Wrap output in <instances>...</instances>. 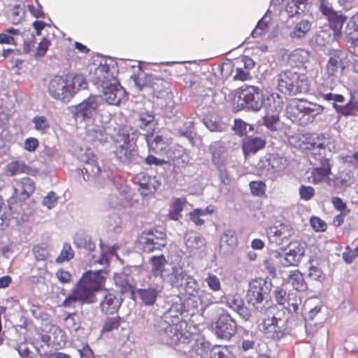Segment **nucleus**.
<instances>
[{"instance_id": "5", "label": "nucleus", "mask_w": 358, "mask_h": 358, "mask_svg": "<svg viewBox=\"0 0 358 358\" xmlns=\"http://www.w3.org/2000/svg\"><path fill=\"white\" fill-rule=\"evenodd\" d=\"M269 299L268 287L263 279L255 280L249 284L246 300L255 310L265 313L268 310L274 309L271 307Z\"/></svg>"}, {"instance_id": "48", "label": "nucleus", "mask_w": 358, "mask_h": 358, "mask_svg": "<svg viewBox=\"0 0 358 358\" xmlns=\"http://www.w3.org/2000/svg\"><path fill=\"white\" fill-rule=\"evenodd\" d=\"M329 139L326 138L324 134L318 135L316 138H313V139L312 145L313 150H320L324 152V150L326 147L329 145Z\"/></svg>"}, {"instance_id": "21", "label": "nucleus", "mask_w": 358, "mask_h": 358, "mask_svg": "<svg viewBox=\"0 0 358 358\" xmlns=\"http://www.w3.org/2000/svg\"><path fill=\"white\" fill-rule=\"evenodd\" d=\"M163 285L156 282L155 287H149L146 289H138V294L143 302L146 306H152L155 303L157 296L162 292Z\"/></svg>"}, {"instance_id": "57", "label": "nucleus", "mask_w": 358, "mask_h": 358, "mask_svg": "<svg viewBox=\"0 0 358 358\" xmlns=\"http://www.w3.org/2000/svg\"><path fill=\"white\" fill-rule=\"evenodd\" d=\"M208 287L217 292L221 289V283L220 279L214 274H208V277L205 279Z\"/></svg>"}, {"instance_id": "64", "label": "nucleus", "mask_w": 358, "mask_h": 358, "mask_svg": "<svg viewBox=\"0 0 358 358\" xmlns=\"http://www.w3.org/2000/svg\"><path fill=\"white\" fill-rule=\"evenodd\" d=\"M34 127L36 130L44 132L49 127L48 121L44 116H37L33 120Z\"/></svg>"}, {"instance_id": "1", "label": "nucleus", "mask_w": 358, "mask_h": 358, "mask_svg": "<svg viewBox=\"0 0 358 358\" xmlns=\"http://www.w3.org/2000/svg\"><path fill=\"white\" fill-rule=\"evenodd\" d=\"M103 273L102 270L85 273L63 301V306L71 308L75 307L76 303L83 304L95 302L96 292L99 290L104 278Z\"/></svg>"}, {"instance_id": "43", "label": "nucleus", "mask_w": 358, "mask_h": 358, "mask_svg": "<svg viewBox=\"0 0 358 358\" xmlns=\"http://www.w3.org/2000/svg\"><path fill=\"white\" fill-rule=\"evenodd\" d=\"M185 280L184 290L185 293L193 296L198 295L201 290L197 281L189 275H187Z\"/></svg>"}, {"instance_id": "8", "label": "nucleus", "mask_w": 358, "mask_h": 358, "mask_svg": "<svg viewBox=\"0 0 358 358\" xmlns=\"http://www.w3.org/2000/svg\"><path fill=\"white\" fill-rule=\"evenodd\" d=\"M273 310L271 309L266 312L267 317L262 320L260 330L267 338L278 340L285 334L286 321L274 316Z\"/></svg>"}, {"instance_id": "36", "label": "nucleus", "mask_w": 358, "mask_h": 358, "mask_svg": "<svg viewBox=\"0 0 358 358\" xmlns=\"http://www.w3.org/2000/svg\"><path fill=\"white\" fill-rule=\"evenodd\" d=\"M138 185L140 188L145 191L143 194H148L153 193L159 186V183L155 177L143 175L139 178Z\"/></svg>"}, {"instance_id": "9", "label": "nucleus", "mask_w": 358, "mask_h": 358, "mask_svg": "<svg viewBox=\"0 0 358 358\" xmlns=\"http://www.w3.org/2000/svg\"><path fill=\"white\" fill-rule=\"evenodd\" d=\"M306 248V243L304 242H290L288 250L283 255L277 251L273 252V255L279 259L280 264L283 266H296L304 256Z\"/></svg>"}, {"instance_id": "7", "label": "nucleus", "mask_w": 358, "mask_h": 358, "mask_svg": "<svg viewBox=\"0 0 358 358\" xmlns=\"http://www.w3.org/2000/svg\"><path fill=\"white\" fill-rule=\"evenodd\" d=\"M156 328L157 338L166 345L185 344L189 343L191 341V338L180 331L178 325L166 322H159Z\"/></svg>"}, {"instance_id": "18", "label": "nucleus", "mask_w": 358, "mask_h": 358, "mask_svg": "<svg viewBox=\"0 0 358 358\" xmlns=\"http://www.w3.org/2000/svg\"><path fill=\"white\" fill-rule=\"evenodd\" d=\"M187 275L185 271L180 266H171L169 268L166 274L159 282L163 285L164 282L170 284L172 287H180L182 285V282L187 278Z\"/></svg>"}, {"instance_id": "51", "label": "nucleus", "mask_w": 358, "mask_h": 358, "mask_svg": "<svg viewBox=\"0 0 358 358\" xmlns=\"http://www.w3.org/2000/svg\"><path fill=\"white\" fill-rule=\"evenodd\" d=\"M155 116L151 113H143L139 117V127L141 129H145L147 127L152 128L154 125Z\"/></svg>"}, {"instance_id": "24", "label": "nucleus", "mask_w": 358, "mask_h": 358, "mask_svg": "<svg viewBox=\"0 0 358 358\" xmlns=\"http://www.w3.org/2000/svg\"><path fill=\"white\" fill-rule=\"evenodd\" d=\"M115 154L121 162L126 164L132 160L136 155V151L131 143L124 141L117 146Z\"/></svg>"}, {"instance_id": "49", "label": "nucleus", "mask_w": 358, "mask_h": 358, "mask_svg": "<svg viewBox=\"0 0 358 358\" xmlns=\"http://www.w3.org/2000/svg\"><path fill=\"white\" fill-rule=\"evenodd\" d=\"M227 306L235 311L240 306H242L243 301L238 294H229L225 296Z\"/></svg>"}, {"instance_id": "4", "label": "nucleus", "mask_w": 358, "mask_h": 358, "mask_svg": "<svg viewBox=\"0 0 358 358\" xmlns=\"http://www.w3.org/2000/svg\"><path fill=\"white\" fill-rule=\"evenodd\" d=\"M322 111L323 106L303 99H291L286 107V112L292 120L299 121L301 124L312 122Z\"/></svg>"}, {"instance_id": "50", "label": "nucleus", "mask_w": 358, "mask_h": 358, "mask_svg": "<svg viewBox=\"0 0 358 358\" xmlns=\"http://www.w3.org/2000/svg\"><path fill=\"white\" fill-rule=\"evenodd\" d=\"M73 257V252L71 245L68 243H64L63 245L62 250L59 255L56 258L57 263H62L66 261H69Z\"/></svg>"}, {"instance_id": "12", "label": "nucleus", "mask_w": 358, "mask_h": 358, "mask_svg": "<svg viewBox=\"0 0 358 358\" xmlns=\"http://www.w3.org/2000/svg\"><path fill=\"white\" fill-rule=\"evenodd\" d=\"M293 234L292 227L285 224L272 226L266 229V236L271 245H281L287 243Z\"/></svg>"}, {"instance_id": "10", "label": "nucleus", "mask_w": 358, "mask_h": 358, "mask_svg": "<svg viewBox=\"0 0 358 358\" xmlns=\"http://www.w3.org/2000/svg\"><path fill=\"white\" fill-rule=\"evenodd\" d=\"M239 99L241 105L252 110H259L265 103V94L255 86L248 85L241 90Z\"/></svg>"}, {"instance_id": "42", "label": "nucleus", "mask_w": 358, "mask_h": 358, "mask_svg": "<svg viewBox=\"0 0 358 358\" xmlns=\"http://www.w3.org/2000/svg\"><path fill=\"white\" fill-rule=\"evenodd\" d=\"M148 238L153 239L155 245L162 248H164L166 245V235L163 231L157 229L149 230L148 232L143 234Z\"/></svg>"}, {"instance_id": "20", "label": "nucleus", "mask_w": 358, "mask_h": 358, "mask_svg": "<svg viewBox=\"0 0 358 358\" xmlns=\"http://www.w3.org/2000/svg\"><path fill=\"white\" fill-rule=\"evenodd\" d=\"M35 190V184L33 180L25 177L17 180L15 185V195L21 201L27 200Z\"/></svg>"}, {"instance_id": "63", "label": "nucleus", "mask_w": 358, "mask_h": 358, "mask_svg": "<svg viewBox=\"0 0 358 358\" xmlns=\"http://www.w3.org/2000/svg\"><path fill=\"white\" fill-rule=\"evenodd\" d=\"M231 357L228 349L215 348L210 352V358H231Z\"/></svg>"}, {"instance_id": "28", "label": "nucleus", "mask_w": 358, "mask_h": 358, "mask_svg": "<svg viewBox=\"0 0 358 358\" xmlns=\"http://www.w3.org/2000/svg\"><path fill=\"white\" fill-rule=\"evenodd\" d=\"M296 80L294 83H292L289 90V96L306 93L308 91V80L305 75L297 73V79Z\"/></svg>"}, {"instance_id": "38", "label": "nucleus", "mask_w": 358, "mask_h": 358, "mask_svg": "<svg viewBox=\"0 0 358 358\" xmlns=\"http://www.w3.org/2000/svg\"><path fill=\"white\" fill-rule=\"evenodd\" d=\"M19 38H21L20 31L14 28H9L5 33L0 34V43L15 45Z\"/></svg>"}, {"instance_id": "29", "label": "nucleus", "mask_w": 358, "mask_h": 358, "mask_svg": "<svg viewBox=\"0 0 358 358\" xmlns=\"http://www.w3.org/2000/svg\"><path fill=\"white\" fill-rule=\"evenodd\" d=\"M287 280V282L297 291L303 292L308 288L302 273L298 270L291 271L288 275Z\"/></svg>"}, {"instance_id": "31", "label": "nucleus", "mask_w": 358, "mask_h": 358, "mask_svg": "<svg viewBox=\"0 0 358 358\" xmlns=\"http://www.w3.org/2000/svg\"><path fill=\"white\" fill-rule=\"evenodd\" d=\"M264 106L274 112H279L283 108V99L276 93L265 94Z\"/></svg>"}, {"instance_id": "16", "label": "nucleus", "mask_w": 358, "mask_h": 358, "mask_svg": "<svg viewBox=\"0 0 358 358\" xmlns=\"http://www.w3.org/2000/svg\"><path fill=\"white\" fill-rule=\"evenodd\" d=\"M148 264L150 266V273L157 280V282H161L169 268L171 266L163 255H153L149 260Z\"/></svg>"}, {"instance_id": "19", "label": "nucleus", "mask_w": 358, "mask_h": 358, "mask_svg": "<svg viewBox=\"0 0 358 358\" xmlns=\"http://www.w3.org/2000/svg\"><path fill=\"white\" fill-rule=\"evenodd\" d=\"M101 294L102 299L99 304L101 311L106 315L117 312L121 305V299L114 294L106 291L101 292Z\"/></svg>"}, {"instance_id": "2", "label": "nucleus", "mask_w": 358, "mask_h": 358, "mask_svg": "<svg viewBox=\"0 0 358 358\" xmlns=\"http://www.w3.org/2000/svg\"><path fill=\"white\" fill-rule=\"evenodd\" d=\"M87 83L82 75L55 76L48 85L50 95L57 100L69 101L80 90L87 88Z\"/></svg>"}, {"instance_id": "59", "label": "nucleus", "mask_w": 358, "mask_h": 358, "mask_svg": "<svg viewBox=\"0 0 358 358\" xmlns=\"http://www.w3.org/2000/svg\"><path fill=\"white\" fill-rule=\"evenodd\" d=\"M320 1V10L326 18L332 16V14L336 13L329 2V0H319Z\"/></svg>"}, {"instance_id": "54", "label": "nucleus", "mask_w": 358, "mask_h": 358, "mask_svg": "<svg viewBox=\"0 0 358 358\" xmlns=\"http://www.w3.org/2000/svg\"><path fill=\"white\" fill-rule=\"evenodd\" d=\"M251 192L255 196H262L265 193L266 185L262 181H252L250 183Z\"/></svg>"}, {"instance_id": "56", "label": "nucleus", "mask_w": 358, "mask_h": 358, "mask_svg": "<svg viewBox=\"0 0 358 358\" xmlns=\"http://www.w3.org/2000/svg\"><path fill=\"white\" fill-rule=\"evenodd\" d=\"M301 199L308 201L315 195V189L311 186L301 185L299 189Z\"/></svg>"}, {"instance_id": "25", "label": "nucleus", "mask_w": 358, "mask_h": 358, "mask_svg": "<svg viewBox=\"0 0 358 358\" xmlns=\"http://www.w3.org/2000/svg\"><path fill=\"white\" fill-rule=\"evenodd\" d=\"M237 244L236 233L233 230L225 231L220 237V248L224 253L231 252Z\"/></svg>"}, {"instance_id": "32", "label": "nucleus", "mask_w": 358, "mask_h": 358, "mask_svg": "<svg viewBox=\"0 0 358 358\" xmlns=\"http://www.w3.org/2000/svg\"><path fill=\"white\" fill-rule=\"evenodd\" d=\"M185 242L187 248L192 251L199 249L205 245L204 239L194 231H189L185 235Z\"/></svg>"}, {"instance_id": "45", "label": "nucleus", "mask_w": 358, "mask_h": 358, "mask_svg": "<svg viewBox=\"0 0 358 358\" xmlns=\"http://www.w3.org/2000/svg\"><path fill=\"white\" fill-rule=\"evenodd\" d=\"M185 200L176 199L173 201L171 210L169 212V217L171 220H178L181 217V212L183 209Z\"/></svg>"}, {"instance_id": "60", "label": "nucleus", "mask_w": 358, "mask_h": 358, "mask_svg": "<svg viewBox=\"0 0 358 358\" xmlns=\"http://www.w3.org/2000/svg\"><path fill=\"white\" fill-rule=\"evenodd\" d=\"M357 256L358 246H356L355 248H351L350 246H347L345 251L343 253V258L348 264L352 263Z\"/></svg>"}, {"instance_id": "47", "label": "nucleus", "mask_w": 358, "mask_h": 358, "mask_svg": "<svg viewBox=\"0 0 358 358\" xmlns=\"http://www.w3.org/2000/svg\"><path fill=\"white\" fill-rule=\"evenodd\" d=\"M122 318L119 316L107 317L103 323L102 331L109 332L117 329L120 326Z\"/></svg>"}, {"instance_id": "23", "label": "nucleus", "mask_w": 358, "mask_h": 358, "mask_svg": "<svg viewBox=\"0 0 358 358\" xmlns=\"http://www.w3.org/2000/svg\"><path fill=\"white\" fill-rule=\"evenodd\" d=\"M297 79V73L291 71H287L280 73L278 76V89L286 95L289 94L292 83Z\"/></svg>"}, {"instance_id": "39", "label": "nucleus", "mask_w": 358, "mask_h": 358, "mask_svg": "<svg viewBox=\"0 0 358 358\" xmlns=\"http://www.w3.org/2000/svg\"><path fill=\"white\" fill-rule=\"evenodd\" d=\"M306 8L305 0H292L287 3L286 10L289 17H294L303 13Z\"/></svg>"}, {"instance_id": "35", "label": "nucleus", "mask_w": 358, "mask_h": 358, "mask_svg": "<svg viewBox=\"0 0 358 358\" xmlns=\"http://www.w3.org/2000/svg\"><path fill=\"white\" fill-rule=\"evenodd\" d=\"M30 170V168L21 161H13L8 163L6 168V173L10 176L22 173H28Z\"/></svg>"}, {"instance_id": "6", "label": "nucleus", "mask_w": 358, "mask_h": 358, "mask_svg": "<svg viewBox=\"0 0 358 358\" xmlns=\"http://www.w3.org/2000/svg\"><path fill=\"white\" fill-rule=\"evenodd\" d=\"M105 103L101 96L91 95L81 103L73 106L71 113L76 121L91 122L96 115L103 110Z\"/></svg>"}, {"instance_id": "27", "label": "nucleus", "mask_w": 358, "mask_h": 358, "mask_svg": "<svg viewBox=\"0 0 358 358\" xmlns=\"http://www.w3.org/2000/svg\"><path fill=\"white\" fill-rule=\"evenodd\" d=\"M264 141L259 137H248L243 141V149L245 155L256 153L264 146Z\"/></svg>"}, {"instance_id": "53", "label": "nucleus", "mask_w": 358, "mask_h": 358, "mask_svg": "<svg viewBox=\"0 0 358 358\" xmlns=\"http://www.w3.org/2000/svg\"><path fill=\"white\" fill-rule=\"evenodd\" d=\"M58 196L54 192H50L43 197L42 205L47 207L48 209L53 208L57 203Z\"/></svg>"}, {"instance_id": "13", "label": "nucleus", "mask_w": 358, "mask_h": 358, "mask_svg": "<svg viewBox=\"0 0 358 358\" xmlns=\"http://www.w3.org/2000/svg\"><path fill=\"white\" fill-rule=\"evenodd\" d=\"M145 83L148 85L149 87L153 89L157 98L164 99L168 101L167 104L169 105L173 103L172 99L173 96L170 90L169 83L152 75H146Z\"/></svg>"}, {"instance_id": "15", "label": "nucleus", "mask_w": 358, "mask_h": 358, "mask_svg": "<svg viewBox=\"0 0 358 358\" xmlns=\"http://www.w3.org/2000/svg\"><path fill=\"white\" fill-rule=\"evenodd\" d=\"M145 139L150 149L157 153L164 150L171 141L170 132L167 129L146 134Z\"/></svg>"}, {"instance_id": "11", "label": "nucleus", "mask_w": 358, "mask_h": 358, "mask_svg": "<svg viewBox=\"0 0 358 358\" xmlns=\"http://www.w3.org/2000/svg\"><path fill=\"white\" fill-rule=\"evenodd\" d=\"M321 97L326 101H333V106L336 112L344 116H353L358 113V100L353 95H351L350 100L344 105L338 103L345 101V98L341 94L326 93L321 94Z\"/></svg>"}, {"instance_id": "40", "label": "nucleus", "mask_w": 358, "mask_h": 358, "mask_svg": "<svg viewBox=\"0 0 358 358\" xmlns=\"http://www.w3.org/2000/svg\"><path fill=\"white\" fill-rule=\"evenodd\" d=\"M140 250L145 253H151L155 251L162 250L161 247L155 245L153 239H150L142 234L138 241Z\"/></svg>"}, {"instance_id": "41", "label": "nucleus", "mask_w": 358, "mask_h": 358, "mask_svg": "<svg viewBox=\"0 0 358 358\" xmlns=\"http://www.w3.org/2000/svg\"><path fill=\"white\" fill-rule=\"evenodd\" d=\"M267 162L269 166L268 169H271L273 172L280 171L287 166L286 159L278 155H271Z\"/></svg>"}, {"instance_id": "17", "label": "nucleus", "mask_w": 358, "mask_h": 358, "mask_svg": "<svg viewBox=\"0 0 358 358\" xmlns=\"http://www.w3.org/2000/svg\"><path fill=\"white\" fill-rule=\"evenodd\" d=\"M345 58V53L341 50H332L330 57L327 64L326 70L328 75L336 76L344 69L343 60Z\"/></svg>"}, {"instance_id": "46", "label": "nucleus", "mask_w": 358, "mask_h": 358, "mask_svg": "<svg viewBox=\"0 0 358 358\" xmlns=\"http://www.w3.org/2000/svg\"><path fill=\"white\" fill-rule=\"evenodd\" d=\"M323 153L320 150H313L310 157V163L316 166H330L329 159L323 155Z\"/></svg>"}, {"instance_id": "34", "label": "nucleus", "mask_w": 358, "mask_h": 358, "mask_svg": "<svg viewBox=\"0 0 358 358\" xmlns=\"http://www.w3.org/2000/svg\"><path fill=\"white\" fill-rule=\"evenodd\" d=\"M73 243L76 247L84 248L90 252L95 249V243L92 242L91 237L83 233L76 234Z\"/></svg>"}, {"instance_id": "44", "label": "nucleus", "mask_w": 358, "mask_h": 358, "mask_svg": "<svg viewBox=\"0 0 358 358\" xmlns=\"http://www.w3.org/2000/svg\"><path fill=\"white\" fill-rule=\"evenodd\" d=\"M180 315V312L176 307H171L163 315L159 322H166L178 325Z\"/></svg>"}, {"instance_id": "33", "label": "nucleus", "mask_w": 358, "mask_h": 358, "mask_svg": "<svg viewBox=\"0 0 358 358\" xmlns=\"http://www.w3.org/2000/svg\"><path fill=\"white\" fill-rule=\"evenodd\" d=\"M115 282L120 289V292L132 293L133 286L131 282V278L124 273L116 274L114 277Z\"/></svg>"}, {"instance_id": "26", "label": "nucleus", "mask_w": 358, "mask_h": 358, "mask_svg": "<svg viewBox=\"0 0 358 358\" xmlns=\"http://www.w3.org/2000/svg\"><path fill=\"white\" fill-rule=\"evenodd\" d=\"M327 19L330 28L334 31L335 38H339L342 35V29L346 20V17L336 12L332 14V16H329Z\"/></svg>"}, {"instance_id": "30", "label": "nucleus", "mask_w": 358, "mask_h": 358, "mask_svg": "<svg viewBox=\"0 0 358 358\" xmlns=\"http://www.w3.org/2000/svg\"><path fill=\"white\" fill-rule=\"evenodd\" d=\"M311 23L307 20H301L294 24L292 30L289 32V36L292 38H303L310 31Z\"/></svg>"}, {"instance_id": "3", "label": "nucleus", "mask_w": 358, "mask_h": 358, "mask_svg": "<svg viewBox=\"0 0 358 358\" xmlns=\"http://www.w3.org/2000/svg\"><path fill=\"white\" fill-rule=\"evenodd\" d=\"M96 84L103 92V101L109 105H117L125 95L124 90L120 85L113 73L106 65H100L94 72Z\"/></svg>"}, {"instance_id": "37", "label": "nucleus", "mask_w": 358, "mask_h": 358, "mask_svg": "<svg viewBox=\"0 0 358 358\" xmlns=\"http://www.w3.org/2000/svg\"><path fill=\"white\" fill-rule=\"evenodd\" d=\"M330 173L331 166H316L311 172L312 182L314 184H318L324 181Z\"/></svg>"}, {"instance_id": "22", "label": "nucleus", "mask_w": 358, "mask_h": 358, "mask_svg": "<svg viewBox=\"0 0 358 358\" xmlns=\"http://www.w3.org/2000/svg\"><path fill=\"white\" fill-rule=\"evenodd\" d=\"M108 135L106 133L105 127L101 124L88 126L86 131L87 141L92 143L99 142L103 143L107 141Z\"/></svg>"}, {"instance_id": "55", "label": "nucleus", "mask_w": 358, "mask_h": 358, "mask_svg": "<svg viewBox=\"0 0 358 358\" xmlns=\"http://www.w3.org/2000/svg\"><path fill=\"white\" fill-rule=\"evenodd\" d=\"M351 36L348 41V47L349 52L358 57V32L350 34Z\"/></svg>"}, {"instance_id": "52", "label": "nucleus", "mask_w": 358, "mask_h": 358, "mask_svg": "<svg viewBox=\"0 0 358 358\" xmlns=\"http://www.w3.org/2000/svg\"><path fill=\"white\" fill-rule=\"evenodd\" d=\"M313 262L314 261L313 259L310 260V266L309 268L308 275L313 280L321 282L324 279V275L320 268L313 264Z\"/></svg>"}, {"instance_id": "14", "label": "nucleus", "mask_w": 358, "mask_h": 358, "mask_svg": "<svg viewBox=\"0 0 358 358\" xmlns=\"http://www.w3.org/2000/svg\"><path fill=\"white\" fill-rule=\"evenodd\" d=\"M236 329L237 324L231 315L223 314L215 322V332L218 338L229 340L235 335Z\"/></svg>"}, {"instance_id": "62", "label": "nucleus", "mask_w": 358, "mask_h": 358, "mask_svg": "<svg viewBox=\"0 0 358 358\" xmlns=\"http://www.w3.org/2000/svg\"><path fill=\"white\" fill-rule=\"evenodd\" d=\"M201 303L204 307L215 303V297L208 292L201 290L198 294Z\"/></svg>"}, {"instance_id": "61", "label": "nucleus", "mask_w": 358, "mask_h": 358, "mask_svg": "<svg viewBox=\"0 0 358 358\" xmlns=\"http://www.w3.org/2000/svg\"><path fill=\"white\" fill-rule=\"evenodd\" d=\"M278 121L279 117L276 113L271 115L267 114L264 118V124L271 130H275Z\"/></svg>"}, {"instance_id": "58", "label": "nucleus", "mask_w": 358, "mask_h": 358, "mask_svg": "<svg viewBox=\"0 0 358 358\" xmlns=\"http://www.w3.org/2000/svg\"><path fill=\"white\" fill-rule=\"evenodd\" d=\"M212 159L213 163L217 166L220 172V178L222 182L224 184H227L229 182V179L226 173V170L224 167L223 166L220 160V157H217L215 154L213 153Z\"/></svg>"}]
</instances>
